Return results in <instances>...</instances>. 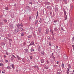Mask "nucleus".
<instances>
[{
    "label": "nucleus",
    "instance_id": "f257e3e1",
    "mask_svg": "<svg viewBox=\"0 0 74 74\" xmlns=\"http://www.w3.org/2000/svg\"><path fill=\"white\" fill-rule=\"evenodd\" d=\"M63 58H64V60H67L68 59L67 58H68L67 57V56H66V55H64L63 56Z\"/></svg>",
    "mask_w": 74,
    "mask_h": 74
},
{
    "label": "nucleus",
    "instance_id": "f03ea898",
    "mask_svg": "<svg viewBox=\"0 0 74 74\" xmlns=\"http://www.w3.org/2000/svg\"><path fill=\"white\" fill-rule=\"evenodd\" d=\"M31 45L35 46V44H34V42H31L29 45H27V47H29L30 46H31Z\"/></svg>",
    "mask_w": 74,
    "mask_h": 74
},
{
    "label": "nucleus",
    "instance_id": "7ed1b4c3",
    "mask_svg": "<svg viewBox=\"0 0 74 74\" xmlns=\"http://www.w3.org/2000/svg\"><path fill=\"white\" fill-rule=\"evenodd\" d=\"M19 31H18V29H16L15 30L14 32V34H16V33H17V32H18Z\"/></svg>",
    "mask_w": 74,
    "mask_h": 74
},
{
    "label": "nucleus",
    "instance_id": "20e7f679",
    "mask_svg": "<svg viewBox=\"0 0 74 74\" xmlns=\"http://www.w3.org/2000/svg\"><path fill=\"white\" fill-rule=\"evenodd\" d=\"M49 32V29H47L46 30V34H48Z\"/></svg>",
    "mask_w": 74,
    "mask_h": 74
},
{
    "label": "nucleus",
    "instance_id": "39448f33",
    "mask_svg": "<svg viewBox=\"0 0 74 74\" xmlns=\"http://www.w3.org/2000/svg\"><path fill=\"white\" fill-rule=\"evenodd\" d=\"M21 31L22 32H25V30H26V29L24 27L21 28Z\"/></svg>",
    "mask_w": 74,
    "mask_h": 74
},
{
    "label": "nucleus",
    "instance_id": "423d86ee",
    "mask_svg": "<svg viewBox=\"0 0 74 74\" xmlns=\"http://www.w3.org/2000/svg\"><path fill=\"white\" fill-rule=\"evenodd\" d=\"M62 1L66 4H67V0H62Z\"/></svg>",
    "mask_w": 74,
    "mask_h": 74
},
{
    "label": "nucleus",
    "instance_id": "0eeeda50",
    "mask_svg": "<svg viewBox=\"0 0 74 74\" xmlns=\"http://www.w3.org/2000/svg\"><path fill=\"white\" fill-rule=\"evenodd\" d=\"M5 43L3 42H2L1 44V45H2V46H4L5 45Z\"/></svg>",
    "mask_w": 74,
    "mask_h": 74
},
{
    "label": "nucleus",
    "instance_id": "6e6552de",
    "mask_svg": "<svg viewBox=\"0 0 74 74\" xmlns=\"http://www.w3.org/2000/svg\"><path fill=\"white\" fill-rule=\"evenodd\" d=\"M38 30L39 31V32L40 33L41 32V27H39L38 29Z\"/></svg>",
    "mask_w": 74,
    "mask_h": 74
},
{
    "label": "nucleus",
    "instance_id": "1a4fd4ad",
    "mask_svg": "<svg viewBox=\"0 0 74 74\" xmlns=\"http://www.w3.org/2000/svg\"><path fill=\"white\" fill-rule=\"evenodd\" d=\"M58 8L57 7H56L55 9V10L56 11H58Z\"/></svg>",
    "mask_w": 74,
    "mask_h": 74
},
{
    "label": "nucleus",
    "instance_id": "9d476101",
    "mask_svg": "<svg viewBox=\"0 0 74 74\" xmlns=\"http://www.w3.org/2000/svg\"><path fill=\"white\" fill-rule=\"evenodd\" d=\"M40 62L42 63H44V59L41 60H40Z\"/></svg>",
    "mask_w": 74,
    "mask_h": 74
},
{
    "label": "nucleus",
    "instance_id": "9b49d317",
    "mask_svg": "<svg viewBox=\"0 0 74 74\" xmlns=\"http://www.w3.org/2000/svg\"><path fill=\"white\" fill-rule=\"evenodd\" d=\"M51 8V6H48L47 7V9H48V10H49Z\"/></svg>",
    "mask_w": 74,
    "mask_h": 74
},
{
    "label": "nucleus",
    "instance_id": "f8f14e48",
    "mask_svg": "<svg viewBox=\"0 0 74 74\" xmlns=\"http://www.w3.org/2000/svg\"><path fill=\"white\" fill-rule=\"evenodd\" d=\"M64 16H65L66 15V10H64Z\"/></svg>",
    "mask_w": 74,
    "mask_h": 74
},
{
    "label": "nucleus",
    "instance_id": "ddd939ff",
    "mask_svg": "<svg viewBox=\"0 0 74 74\" xmlns=\"http://www.w3.org/2000/svg\"><path fill=\"white\" fill-rule=\"evenodd\" d=\"M32 35H29V36H28V38H32Z\"/></svg>",
    "mask_w": 74,
    "mask_h": 74
},
{
    "label": "nucleus",
    "instance_id": "4468645a",
    "mask_svg": "<svg viewBox=\"0 0 74 74\" xmlns=\"http://www.w3.org/2000/svg\"><path fill=\"white\" fill-rule=\"evenodd\" d=\"M61 72H62V71H61V70L60 69H58L57 71V73H61Z\"/></svg>",
    "mask_w": 74,
    "mask_h": 74
},
{
    "label": "nucleus",
    "instance_id": "2eb2a0df",
    "mask_svg": "<svg viewBox=\"0 0 74 74\" xmlns=\"http://www.w3.org/2000/svg\"><path fill=\"white\" fill-rule=\"evenodd\" d=\"M38 20L36 21L35 22V25H36L37 24V23H38Z\"/></svg>",
    "mask_w": 74,
    "mask_h": 74
},
{
    "label": "nucleus",
    "instance_id": "dca6fc26",
    "mask_svg": "<svg viewBox=\"0 0 74 74\" xmlns=\"http://www.w3.org/2000/svg\"><path fill=\"white\" fill-rule=\"evenodd\" d=\"M30 51H31V52H32L33 51L34 52V49H30Z\"/></svg>",
    "mask_w": 74,
    "mask_h": 74
},
{
    "label": "nucleus",
    "instance_id": "f3484780",
    "mask_svg": "<svg viewBox=\"0 0 74 74\" xmlns=\"http://www.w3.org/2000/svg\"><path fill=\"white\" fill-rule=\"evenodd\" d=\"M26 8L27 9H30V7H29V6H27L26 7Z\"/></svg>",
    "mask_w": 74,
    "mask_h": 74
},
{
    "label": "nucleus",
    "instance_id": "a211bd4d",
    "mask_svg": "<svg viewBox=\"0 0 74 74\" xmlns=\"http://www.w3.org/2000/svg\"><path fill=\"white\" fill-rule=\"evenodd\" d=\"M14 58L12 57H11L10 58V60L11 61H13V60H14Z\"/></svg>",
    "mask_w": 74,
    "mask_h": 74
},
{
    "label": "nucleus",
    "instance_id": "6ab92c4d",
    "mask_svg": "<svg viewBox=\"0 0 74 74\" xmlns=\"http://www.w3.org/2000/svg\"><path fill=\"white\" fill-rule=\"evenodd\" d=\"M19 26H20V24H19V23H18L16 27L18 28L19 27Z\"/></svg>",
    "mask_w": 74,
    "mask_h": 74
},
{
    "label": "nucleus",
    "instance_id": "aec40b11",
    "mask_svg": "<svg viewBox=\"0 0 74 74\" xmlns=\"http://www.w3.org/2000/svg\"><path fill=\"white\" fill-rule=\"evenodd\" d=\"M38 11H37V15L36 16V19H37V17L38 16Z\"/></svg>",
    "mask_w": 74,
    "mask_h": 74
},
{
    "label": "nucleus",
    "instance_id": "412c9836",
    "mask_svg": "<svg viewBox=\"0 0 74 74\" xmlns=\"http://www.w3.org/2000/svg\"><path fill=\"white\" fill-rule=\"evenodd\" d=\"M41 49V47H40V46H39L38 48V51H40V49Z\"/></svg>",
    "mask_w": 74,
    "mask_h": 74
},
{
    "label": "nucleus",
    "instance_id": "4be33fe9",
    "mask_svg": "<svg viewBox=\"0 0 74 74\" xmlns=\"http://www.w3.org/2000/svg\"><path fill=\"white\" fill-rule=\"evenodd\" d=\"M40 53L41 54H42V55H44V52L42 51Z\"/></svg>",
    "mask_w": 74,
    "mask_h": 74
},
{
    "label": "nucleus",
    "instance_id": "5701e85b",
    "mask_svg": "<svg viewBox=\"0 0 74 74\" xmlns=\"http://www.w3.org/2000/svg\"><path fill=\"white\" fill-rule=\"evenodd\" d=\"M12 57L13 58H14L15 59L17 58L16 57H15V56L14 55H12Z\"/></svg>",
    "mask_w": 74,
    "mask_h": 74
},
{
    "label": "nucleus",
    "instance_id": "b1692460",
    "mask_svg": "<svg viewBox=\"0 0 74 74\" xmlns=\"http://www.w3.org/2000/svg\"><path fill=\"white\" fill-rule=\"evenodd\" d=\"M62 68H64V64H63V63L62 64Z\"/></svg>",
    "mask_w": 74,
    "mask_h": 74
},
{
    "label": "nucleus",
    "instance_id": "393cba45",
    "mask_svg": "<svg viewBox=\"0 0 74 74\" xmlns=\"http://www.w3.org/2000/svg\"><path fill=\"white\" fill-rule=\"evenodd\" d=\"M11 66L12 67L13 69H14V64L11 65Z\"/></svg>",
    "mask_w": 74,
    "mask_h": 74
},
{
    "label": "nucleus",
    "instance_id": "a878e982",
    "mask_svg": "<svg viewBox=\"0 0 74 74\" xmlns=\"http://www.w3.org/2000/svg\"><path fill=\"white\" fill-rule=\"evenodd\" d=\"M4 41L5 42H7V39H5L4 40Z\"/></svg>",
    "mask_w": 74,
    "mask_h": 74
},
{
    "label": "nucleus",
    "instance_id": "bb28decb",
    "mask_svg": "<svg viewBox=\"0 0 74 74\" xmlns=\"http://www.w3.org/2000/svg\"><path fill=\"white\" fill-rule=\"evenodd\" d=\"M68 66L69 68V69H70L71 68V66H70V64H69L68 65Z\"/></svg>",
    "mask_w": 74,
    "mask_h": 74
},
{
    "label": "nucleus",
    "instance_id": "cd10ccee",
    "mask_svg": "<svg viewBox=\"0 0 74 74\" xmlns=\"http://www.w3.org/2000/svg\"><path fill=\"white\" fill-rule=\"evenodd\" d=\"M4 65L2 63H0V66H1V67L3 66V65Z\"/></svg>",
    "mask_w": 74,
    "mask_h": 74
},
{
    "label": "nucleus",
    "instance_id": "c85d7f7f",
    "mask_svg": "<svg viewBox=\"0 0 74 74\" xmlns=\"http://www.w3.org/2000/svg\"><path fill=\"white\" fill-rule=\"evenodd\" d=\"M11 17L12 18H14V14H13L11 16Z\"/></svg>",
    "mask_w": 74,
    "mask_h": 74
},
{
    "label": "nucleus",
    "instance_id": "c756f323",
    "mask_svg": "<svg viewBox=\"0 0 74 74\" xmlns=\"http://www.w3.org/2000/svg\"><path fill=\"white\" fill-rule=\"evenodd\" d=\"M29 20H32V16H29Z\"/></svg>",
    "mask_w": 74,
    "mask_h": 74
},
{
    "label": "nucleus",
    "instance_id": "7c9ffc66",
    "mask_svg": "<svg viewBox=\"0 0 74 74\" xmlns=\"http://www.w3.org/2000/svg\"><path fill=\"white\" fill-rule=\"evenodd\" d=\"M25 51L26 52H28L29 53V50H28V49H25Z\"/></svg>",
    "mask_w": 74,
    "mask_h": 74
},
{
    "label": "nucleus",
    "instance_id": "2f4dec72",
    "mask_svg": "<svg viewBox=\"0 0 74 74\" xmlns=\"http://www.w3.org/2000/svg\"><path fill=\"white\" fill-rule=\"evenodd\" d=\"M18 60H21V57H18L17 58Z\"/></svg>",
    "mask_w": 74,
    "mask_h": 74
},
{
    "label": "nucleus",
    "instance_id": "473e14b6",
    "mask_svg": "<svg viewBox=\"0 0 74 74\" xmlns=\"http://www.w3.org/2000/svg\"><path fill=\"white\" fill-rule=\"evenodd\" d=\"M20 26H21V27H23V25L22 23H21L20 24Z\"/></svg>",
    "mask_w": 74,
    "mask_h": 74
},
{
    "label": "nucleus",
    "instance_id": "72a5a7b5",
    "mask_svg": "<svg viewBox=\"0 0 74 74\" xmlns=\"http://www.w3.org/2000/svg\"><path fill=\"white\" fill-rule=\"evenodd\" d=\"M3 21H4V22H5V23H7V20H6V19L3 20Z\"/></svg>",
    "mask_w": 74,
    "mask_h": 74
},
{
    "label": "nucleus",
    "instance_id": "f704fd0d",
    "mask_svg": "<svg viewBox=\"0 0 74 74\" xmlns=\"http://www.w3.org/2000/svg\"><path fill=\"white\" fill-rule=\"evenodd\" d=\"M17 29H18V31L19 32L21 30V28H20L18 27V28Z\"/></svg>",
    "mask_w": 74,
    "mask_h": 74
},
{
    "label": "nucleus",
    "instance_id": "c9c22d12",
    "mask_svg": "<svg viewBox=\"0 0 74 74\" xmlns=\"http://www.w3.org/2000/svg\"><path fill=\"white\" fill-rule=\"evenodd\" d=\"M54 30L56 31V32H57L58 30V29L56 28H54Z\"/></svg>",
    "mask_w": 74,
    "mask_h": 74
},
{
    "label": "nucleus",
    "instance_id": "e433bc0d",
    "mask_svg": "<svg viewBox=\"0 0 74 74\" xmlns=\"http://www.w3.org/2000/svg\"><path fill=\"white\" fill-rule=\"evenodd\" d=\"M67 19V15H66L65 17V18L64 19V20H66V19Z\"/></svg>",
    "mask_w": 74,
    "mask_h": 74
},
{
    "label": "nucleus",
    "instance_id": "4c0bfd02",
    "mask_svg": "<svg viewBox=\"0 0 74 74\" xmlns=\"http://www.w3.org/2000/svg\"><path fill=\"white\" fill-rule=\"evenodd\" d=\"M7 36L8 37H11V35L10 34H8Z\"/></svg>",
    "mask_w": 74,
    "mask_h": 74
},
{
    "label": "nucleus",
    "instance_id": "58836bf2",
    "mask_svg": "<svg viewBox=\"0 0 74 74\" xmlns=\"http://www.w3.org/2000/svg\"><path fill=\"white\" fill-rule=\"evenodd\" d=\"M7 68L8 69H11V68H10V67L9 66H8L7 67Z\"/></svg>",
    "mask_w": 74,
    "mask_h": 74
},
{
    "label": "nucleus",
    "instance_id": "ea45409f",
    "mask_svg": "<svg viewBox=\"0 0 74 74\" xmlns=\"http://www.w3.org/2000/svg\"><path fill=\"white\" fill-rule=\"evenodd\" d=\"M72 41H74V36H73L72 39Z\"/></svg>",
    "mask_w": 74,
    "mask_h": 74
},
{
    "label": "nucleus",
    "instance_id": "a19ab883",
    "mask_svg": "<svg viewBox=\"0 0 74 74\" xmlns=\"http://www.w3.org/2000/svg\"><path fill=\"white\" fill-rule=\"evenodd\" d=\"M44 67L46 69H48V66H45Z\"/></svg>",
    "mask_w": 74,
    "mask_h": 74
},
{
    "label": "nucleus",
    "instance_id": "79ce46f5",
    "mask_svg": "<svg viewBox=\"0 0 74 74\" xmlns=\"http://www.w3.org/2000/svg\"><path fill=\"white\" fill-rule=\"evenodd\" d=\"M49 45H50V46H51V45H52L51 42H49Z\"/></svg>",
    "mask_w": 74,
    "mask_h": 74
},
{
    "label": "nucleus",
    "instance_id": "37998d69",
    "mask_svg": "<svg viewBox=\"0 0 74 74\" xmlns=\"http://www.w3.org/2000/svg\"><path fill=\"white\" fill-rule=\"evenodd\" d=\"M58 20H54L53 21V22L54 23H56V22H58Z\"/></svg>",
    "mask_w": 74,
    "mask_h": 74
},
{
    "label": "nucleus",
    "instance_id": "c03bdc74",
    "mask_svg": "<svg viewBox=\"0 0 74 74\" xmlns=\"http://www.w3.org/2000/svg\"><path fill=\"white\" fill-rule=\"evenodd\" d=\"M45 3L46 4H49V2H45Z\"/></svg>",
    "mask_w": 74,
    "mask_h": 74
},
{
    "label": "nucleus",
    "instance_id": "a18cd8bd",
    "mask_svg": "<svg viewBox=\"0 0 74 74\" xmlns=\"http://www.w3.org/2000/svg\"><path fill=\"white\" fill-rule=\"evenodd\" d=\"M50 32H51L52 33H53V31L52 29H51Z\"/></svg>",
    "mask_w": 74,
    "mask_h": 74
},
{
    "label": "nucleus",
    "instance_id": "49530a36",
    "mask_svg": "<svg viewBox=\"0 0 74 74\" xmlns=\"http://www.w3.org/2000/svg\"><path fill=\"white\" fill-rule=\"evenodd\" d=\"M5 9L6 10H8V7H7L6 8H5Z\"/></svg>",
    "mask_w": 74,
    "mask_h": 74
},
{
    "label": "nucleus",
    "instance_id": "de8ad7c7",
    "mask_svg": "<svg viewBox=\"0 0 74 74\" xmlns=\"http://www.w3.org/2000/svg\"><path fill=\"white\" fill-rule=\"evenodd\" d=\"M21 36H24V34L23 33H21Z\"/></svg>",
    "mask_w": 74,
    "mask_h": 74
},
{
    "label": "nucleus",
    "instance_id": "09e8293b",
    "mask_svg": "<svg viewBox=\"0 0 74 74\" xmlns=\"http://www.w3.org/2000/svg\"><path fill=\"white\" fill-rule=\"evenodd\" d=\"M9 42H11V41H12V40L11 39H9Z\"/></svg>",
    "mask_w": 74,
    "mask_h": 74
},
{
    "label": "nucleus",
    "instance_id": "8fccbe9b",
    "mask_svg": "<svg viewBox=\"0 0 74 74\" xmlns=\"http://www.w3.org/2000/svg\"><path fill=\"white\" fill-rule=\"evenodd\" d=\"M34 68H35V69L37 68V66H34Z\"/></svg>",
    "mask_w": 74,
    "mask_h": 74
},
{
    "label": "nucleus",
    "instance_id": "3c124183",
    "mask_svg": "<svg viewBox=\"0 0 74 74\" xmlns=\"http://www.w3.org/2000/svg\"><path fill=\"white\" fill-rule=\"evenodd\" d=\"M29 3L30 4H31V5H32V4H33V3H32V2H29Z\"/></svg>",
    "mask_w": 74,
    "mask_h": 74
},
{
    "label": "nucleus",
    "instance_id": "603ef678",
    "mask_svg": "<svg viewBox=\"0 0 74 74\" xmlns=\"http://www.w3.org/2000/svg\"><path fill=\"white\" fill-rule=\"evenodd\" d=\"M30 59H33V56H30Z\"/></svg>",
    "mask_w": 74,
    "mask_h": 74
},
{
    "label": "nucleus",
    "instance_id": "864d4df0",
    "mask_svg": "<svg viewBox=\"0 0 74 74\" xmlns=\"http://www.w3.org/2000/svg\"><path fill=\"white\" fill-rule=\"evenodd\" d=\"M5 71H2V73H3V74H4L5 73Z\"/></svg>",
    "mask_w": 74,
    "mask_h": 74
},
{
    "label": "nucleus",
    "instance_id": "5fc2aeb1",
    "mask_svg": "<svg viewBox=\"0 0 74 74\" xmlns=\"http://www.w3.org/2000/svg\"><path fill=\"white\" fill-rule=\"evenodd\" d=\"M52 58L53 60H55V58L54 57V56H53Z\"/></svg>",
    "mask_w": 74,
    "mask_h": 74
},
{
    "label": "nucleus",
    "instance_id": "6e6d98bb",
    "mask_svg": "<svg viewBox=\"0 0 74 74\" xmlns=\"http://www.w3.org/2000/svg\"><path fill=\"white\" fill-rule=\"evenodd\" d=\"M23 45L24 46H25V45H26V42H24Z\"/></svg>",
    "mask_w": 74,
    "mask_h": 74
},
{
    "label": "nucleus",
    "instance_id": "4d7b16f0",
    "mask_svg": "<svg viewBox=\"0 0 74 74\" xmlns=\"http://www.w3.org/2000/svg\"><path fill=\"white\" fill-rule=\"evenodd\" d=\"M3 25V23H0V25L1 26V25Z\"/></svg>",
    "mask_w": 74,
    "mask_h": 74
},
{
    "label": "nucleus",
    "instance_id": "13d9d810",
    "mask_svg": "<svg viewBox=\"0 0 74 74\" xmlns=\"http://www.w3.org/2000/svg\"><path fill=\"white\" fill-rule=\"evenodd\" d=\"M72 47H73V50L74 51V44H73L72 45Z\"/></svg>",
    "mask_w": 74,
    "mask_h": 74
},
{
    "label": "nucleus",
    "instance_id": "bf43d9fd",
    "mask_svg": "<svg viewBox=\"0 0 74 74\" xmlns=\"http://www.w3.org/2000/svg\"><path fill=\"white\" fill-rule=\"evenodd\" d=\"M5 61L6 62V63H7V62H8V60H5Z\"/></svg>",
    "mask_w": 74,
    "mask_h": 74
},
{
    "label": "nucleus",
    "instance_id": "052dcab7",
    "mask_svg": "<svg viewBox=\"0 0 74 74\" xmlns=\"http://www.w3.org/2000/svg\"><path fill=\"white\" fill-rule=\"evenodd\" d=\"M5 38H6V39H7V40H9L10 39H9V38H8L6 37Z\"/></svg>",
    "mask_w": 74,
    "mask_h": 74
},
{
    "label": "nucleus",
    "instance_id": "680f3d73",
    "mask_svg": "<svg viewBox=\"0 0 74 74\" xmlns=\"http://www.w3.org/2000/svg\"><path fill=\"white\" fill-rule=\"evenodd\" d=\"M48 38L49 40H51V38H50V37H49Z\"/></svg>",
    "mask_w": 74,
    "mask_h": 74
},
{
    "label": "nucleus",
    "instance_id": "e2e57ef3",
    "mask_svg": "<svg viewBox=\"0 0 74 74\" xmlns=\"http://www.w3.org/2000/svg\"><path fill=\"white\" fill-rule=\"evenodd\" d=\"M51 63H53V60H51Z\"/></svg>",
    "mask_w": 74,
    "mask_h": 74
},
{
    "label": "nucleus",
    "instance_id": "0e129e2a",
    "mask_svg": "<svg viewBox=\"0 0 74 74\" xmlns=\"http://www.w3.org/2000/svg\"><path fill=\"white\" fill-rule=\"evenodd\" d=\"M66 74H69V71H67Z\"/></svg>",
    "mask_w": 74,
    "mask_h": 74
},
{
    "label": "nucleus",
    "instance_id": "69168bd1",
    "mask_svg": "<svg viewBox=\"0 0 74 74\" xmlns=\"http://www.w3.org/2000/svg\"><path fill=\"white\" fill-rule=\"evenodd\" d=\"M61 29L62 30H63V27H61Z\"/></svg>",
    "mask_w": 74,
    "mask_h": 74
},
{
    "label": "nucleus",
    "instance_id": "338daca9",
    "mask_svg": "<svg viewBox=\"0 0 74 74\" xmlns=\"http://www.w3.org/2000/svg\"><path fill=\"white\" fill-rule=\"evenodd\" d=\"M46 62L47 63H49V61L48 60H47Z\"/></svg>",
    "mask_w": 74,
    "mask_h": 74
},
{
    "label": "nucleus",
    "instance_id": "774afa93",
    "mask_svg": "<svg viewBox=\"0 0 74 74\" xmlns=\"http://www.w3.org/2000/svg\"><path fill=\"white\" fill-rule=\"evenodd\" d=\"M57 74H61V73H60L58 72V73H57Z\"/></svg>",
    "mask_w": 74,
    "mask_h": 74
}]
</instances>
